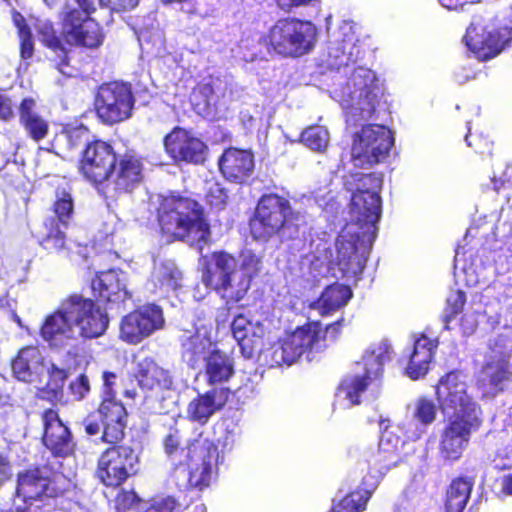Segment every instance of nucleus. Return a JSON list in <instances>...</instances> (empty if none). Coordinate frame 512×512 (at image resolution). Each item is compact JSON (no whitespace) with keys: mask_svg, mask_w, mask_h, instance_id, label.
<instances>
[{"mask_svg":"<svg viewBox=\"0 0 512 512\" xmlns=\"http://www.w3.org/2000/svg\"><path fill=\"white\" fill-rule=\"evenodd\" d=\"M78 8H66L63 12V34L67 42L88 48L102 44L104 35L99 24Z\"/></svg>","mask_w":512,"mask_h":512,"instance_id":"a211bd4d","label":"nucleus"},{"mask_svg":"<svg viewBox=\"0 0 512 512\" xmlns=\"http://www.w3.org/2000/svg\"><path fill=\"white\" fill-rule=\"evenodd\" d=\"M69 390L75 400L83 399L90 390L89 380L87 376L80 375L69 385Z\"/></svg>","mask_w":512,"mask_h":512,"instance_id":"bf43d9fd","label":"nucleus"},{"mask_svg":"<svg viewBox=\"0 0 512 512\" xmlns=\"http://www.w3.org/2000/svg\"><path fill=\"white\" fill-rule=\"evenodd\" d=\"M143 164L134 154L121 156L111 168L104 184L107 197L113 198L122 193H129L142 180Z\"/></svg>","mask_w":512,"mask_h":512,"instance_id":"412c9836","label":"nucleus"},{"mask_svg":"<svg viewBox=\"0 0 512 512\" xmlns=\"http://www.w3.org/2000/svg\"><path fill=\"white\" fill-rule=\"evenodd\" d=\"M158 221L163 231L195 247L200 252L210 238L209 225L202 207L181 196L163 197L158 208Z\"/></svg>","mask_w":512,"mask_h":512,"instance_id":"39448f33","label":"nucleus"},{"mask_svg":"<svg viewBox=\"0 0 512 512\" xmlns=\"http://www.w3.org/2000/svg\"><path fill=\"white\" fill-rule=\"evenodd\" d=\"M352 297L351 289L343 284L328 285L310 307L320 315H329L343 308Z\"/></svg>","mask_w":512,"mask_h":512,"instance_id":"c9c22d12","label":"nucleus"},{"mask_svg":"<svg viewBox=\"0 0 512 512\" xmlns=\"http://www.w3.org/2000/svg\"><path fill=\"white\" fill-rule=\"evenodd\" d=\"M226 190L217 182L209 183L206 199L210 206L221 209L227 200Z\"/></svg>","mask_w":512,"mask_h":512,"instance_id":"4d7b16f0","label":"nucleus"},{"mask_svg":"<svg viewBox=\"0 0 512 512\" xmlns=\"http://www.w3.org/2000/svg\"><path fill=\"white\" fill-rule=\"evenodd\" d=\"M466 302L465 293L461 290L451 291L446 300L445 322L448 324L452 318L458 315Z\"/></svg>","mask_w":512,"mask_h":512,"instance_id":"5fc2aeb1","label":"nucleus"},{"mask_svg":"<svg viewBox=\"0 0 512 512\" xmlns=\"http://www.w3.org/2000/svg\"><path fill=\"white\" fill-rule=\"evenodd\" d=\"M39 40L48 48L57 53L59 62L57 69L60 73L72 76V69L68 65L67 52L62 45L60 37L56 34L53 24L48 20H38L36 23Z\"/></svg>","mask_w":512,"mask_h":512,"instance_id":"4c0bfd02","label":"nucleus"},{"mask_svg":"<svg viewBox=\"0 0 512 512\" xmlns=\"http://www.w3.org/2000/svg\"><path fill=\"white\" fill-rule=\"evenodd\" d=\"M241 266L225 252L214 253L202 275L203 283L215 290L223 299L238 302L246 295L251 279L260 269L261 261L251 251L241 255Z\"/></svg>","mask_w":512,"mask_h":512,"instance_id":"20e7f679","label":"nucleus"},{"mask_svg":"<svg viewBox=\"0 0 512 512\" xmlns=\"http://www.w3.org/2000/svg\"><path fill=\"white\" fill-rule=\"evenodd\" d=\"M473 487V481L470 478H458L452 481L447 493L445 509L446 512H463Z\"/></svg>","mask_w":512,"mask_h":512,"instance_id":"79ce46f5","label":"nucleus"},{"mask_svg":"<svg viewBox=\"0 0 512 512\" xmlns=\"http://www.w3.org/2000/svg\"><path fill=\"white\" fill-rule=\"evenodd\" d=\"M218 82L219 80L211 81L201 88L202 94L206 97L207 106H216L217 104V100L221 94L220 88L217 85Z\"/></svg>","mask_w":512,"mask_h":512,"instance_id":"e2e57ef3","label":"nucleus"},{"mask_svg":"<svg viewBox=\"0 0 512 512\" xmlns=\"http://www.w3.org/2000/svg\"><path fill=\"white\" fill-rule=\"evenodd\" d=\"M339 327L340 322L336 321L327 324L324 331L321 323L310 322L274 343L265 357L269 358L271 366H290L301 357L312 361L317 353L326 348L327 337H336Z\"/></svg>","mask_w":512,"mask_h":512,"instance_id":"0eeeda50","label":"nucleus"},{"mask_svg":"<svg viewBox=\"0 0 512 512\" xmlns=\"http://www.w3.org/2000/svg\"><path fill=\"white\" fill-rule=\"evenodd\" d=\"M190 454L188 483L190 487L201 491L211 484L217 450L211 444L205 443L193 445Z\"/></svg>","mask_w":512,"mask_h":512,"instance_id":"393cba45","label":"nucleus"},{"mask_svg":"<svg viewBox=\"0 0 512 512\" xmlns=\"http://www.w3.org/2000/svg\"><path fill=\"white\" fill-rule=\"evenodd\" d=\"M222 434L218 437V444L222 447V451H231L236 444L240 429L238 425L231 421L226 420L221 424Z\"/></svg>","mask_w":512,"mask_h":512,"instance_id":"3c124183","label":"nucleus"},{"mask_svg":"<svg viewBox=\"0 0 512 512\" xmlns=\"http://www.w3.org/2000/svg\"><path fill=\"white\" fill-rule=\"evenodd\" d=\"M363 50L352 26L344 24L329 43L325 65L330 70L348 75L331 91V97L342 107L349 126H357L372 119L383 95L382 86L374 71L352 66L361 58Z\"/></svg>","mask_w":512,"mask_h":512,"instance_id":"f257e3e1","label":"nucleus"},{"mask_svg":"<svg viewBox=\"0 0 512 512\" xmlns=\"http://www.w3.org/2000/svg\"><path fill=\"white\" fill-rule=\"evenodd\" d=\"M252 328L253 323L249 321L245 316L238 315L234 318L231 324V330L233 337L240 346V349H242V343H244L247 334Z\"/></svg>","mask_w":512,"mask_h":512,"instance_id":"6e6d98bb","label":"nucleus"},{"mask_svg":"<svg viewBox=\"0 0 512 512\" xmlns=\"http://www.w3.org/2000/svg\"><path fill=\"white\" fill-rule=\"evenodd\" d=\"M20 53L23 59L32 57L34 46L32 41V34L29 29H20Z\"/></svg>","mask_w":512,"mask_h":512,"instance_id":"052dcab7","label":"nucleus"},{"mask_svg":"<svg viewBox=\"0 0 512 512\" xmlns=\"http://www.w3.org/2000/svg\"><path fill=\"white\" fill-rule=\"evenodd\" d=\"M126 409L114 399H104L94 414L83 421L88 435L94 436L102 431L101 439L106 443H116L124 436Z\"/></svg>","mask_w":512,"mask_h":512,"instance_id":"2eb2a0df","label":"nucleus"},{"mask_svg":"<svg viewBox=\"0 0 512 512\" xmlns=\"http://www.w3.org/2000/svg\"><path fill=\"white\" fill-rule=\"evenodd\" d=\"M254 155L249 150L229 148L219 159V168L223 176L235 183L246 182L254 171Z\"/></svg>","mask_w":512,"mask_h":512,"instance_id":"cd10ccee","label":"nucleus"},{"mask_svg":"<svg viewBox=\"0 0 512 512\" xmlns=\"http://www.w3.org/2000/svg\"><path fill=\"white\" fill-rule=\"evenodd\" d=\"M216 350L206 334L196 332L193 335L184 336L182 340V358L193 369L202 361H206L208 355Z\"/></svg>","mask_w":512,"mask_h":512,"instance_id":"e433bc0d","label":"nucleus"},{"mask_svg":"<svg viewBox=\"0 0 512 512\" xmlns=\"http://www.w3.org/2000/svg\"><path fill=\"white\" fill-rule=\"evenodd\" d=\"M512 382V365L501 357L489 361L482 371L483 395L494 397Z\"/></svg>","mask_w":512,"mask_h":512,"instance_id":"7c9ffc66","label":"nucleus"},{"mask_svg":"<svg viewBox=\"0 0 512 512\" xmlns=\"http://www.w3.org/2000/svg\"><path fill=\"white\" fill-rule=\"evenodd\" d=\"M108 325L107 313L93 300L71 295L45 318L40 334L51 348L76 355L77 344L81 339L102 336Z\"/></svg>","mask_w":512,"mask_h":512,"instance_id":"f03ea898","label":"nucleus"},{"mask_svg":"<svg viewBox=\"0 0 512 512\" xmlns=\"http://www.w3.org/2000/svg\"><path fill=\"white\" fill-rule=\"evenodd\" d=\"M382 177L376 175L374 173H361L356 172L351 174L345 180V187L352 194L361 193V194H371V192H375V194H379L382 187Z\"/></svg>","mask_w":512,"mask_h":512,"instance_id":"c03bdc74","label":"nucleus"},{"mask_svg":"<svg viewBox=\"0 0 512 512\" xmlns=\"http://www.w3.org/2000/svg\"><path fill=\"white\" fill-rule=\"evenodd\" d=\"M437 415V406L432 399L420 396L407 404L405 415L398 424V428L411 441L420 439L431 425Z\"/></svg>","mask_w":512,"mask_h":512,"instance_id":"4be33fe9","label":"nucleus"},{"mask_svg":"<svg viewBox=\"0 0 512 512\" xmlns=\"http://www.w3.org/2000/svg\"><path fill=\"white\" fill-rule=\"evenodd\" d=\"M230 395L227 387H215L206 393L199 394L192 399L187 407V417L200 425H205L209 419L220 411Z\"/></svg>","mask_w":512,"mask_h":512,"instance_id":"a878e982","label":"nucleus"},{"mask_svg":"<svg viewBox=\"0 0 512 512\" xmlns=\"http://www.w3.org/2000/svg\"><path fill=\"white\" fill-rule=\"evenodd\" d=\"M19 121L27 135L36 142L44 139L49 131V123L36 112V102L28 97L19 106Z\"/></svg>","mask_w":512,"mask_h":512,"instance_id":"72a5a7b5","label":"nucleus"},{"mask_svg":"<svg viewBox=\"0 0 512 512\" xmlns=\"http://www.w3.org/2000/svg\"><path fill=\"white\" fill-rule=\"evenodd\" d=\"M14 376L23 382L33 383L40 380L45 372L44 358L37 347L22 348L12 361Z\"/></svg>","mask_w":512,"mask_h":512,"instance_id":"2f4dec72","label":"nucleus"},{"mask_svg":"<svg viewBox=\"0 0 512 512\" xmlns=\"http://www.w3.org/2000/svg\"><path fill=\"white\" fill-rule=\"evenodd\" d=\"M264 334V326L259 323H253V328L247 334L244 343H242L241 352L245 358H252L260 350Z\"/></svg>","mask_w":512,"mask_h":512,"instance_id":"09e8293b","label":"nucleus"},{"mask_svg":"<svg viewBox=\"0 0 512 512\" xmlns=\"http://www.w3.org/2000/svg\"><path fill=\"white\" fill-rule=\"evenodd\" d=\"M329 140V132L324 126H310L301 133V142L313 151L323 152Z\"/></svg>","mask_w":512,"mask_h":512,"instance_id":"49530a36","label":"nucleus"},{"mask_svg":"<svg viewBox=\"0 0 512 512\" xmlns=\"http://www.w3.org/2000/svg\"><path fill=\"white\" fill-rule=\"evenodd\" d=\"M70 487L71 481L62 474L54 475L51 481L40 469L19 473L12 506L0 512H30L36 502L63 494Z\"/></svg>","mask_w":512,"mask_h":512,"instance_id":"1a4fd4ad","label":"nucleus"},{"mask_svg":"<svg viewBox=\"0 0 512 512\" xmlns=\"http://www.w3.org/2000/svg\"><path fill=\"white\" fill-rule=\"evenodd\" d=\"M182 272L176 263L168 259L154 260L147 289L159 296L175 292L182 285Z\"/></svg>","mask_w":512,"mask_h":512,"instance_id":"c85d7f7f","label":"nucleus"},{"mask_svg":"<svg viewBox=\"0 0 512 512\" xmlns=\"http://www.w3.org/2000/svg\"><path fill=\"white\" fill-rule=\"evenodd\" d=\"M68 369L69 367L65 365L59 366L54 362L45 366V370L49 376L47 387L56 399L62 396L63 385L68 377Z\"/></svg>","mask_w":512,"mask_h":512,"instance_id":"de8ad7c7","label":"nucleus"},{"mask_svg":"<svg viewBox=\"0 0 512 512\" xmlns=\"http://www.w3.org/2000/svg\"><path fill=\"white\" fill-rule=\"evenodd\" d=\"M91 286L94 294L107 302H124L131 297L125 286V275L117 270L97 273Z\"/></svg>","mask_w":512,"mask_h":512,"instance_id":"c756f323","label":"nucleus"},{"mask_svg":"<svg viewBox=\"0 0 512 512\" xmlns=\"http://www.w3.org/2000/svg\"><path fill=\"white\" fill-rule=\"evenodd\" d=\"M264 334V326L259 323H253V328L247 334L244 343H242L241 352L245 358H252L260 350Z\"/></svg>","mask_w":512,"mask_h":512,"instance_id":"8fccbe9b","label":"nucleus"},{"mask_svg":"<svg viewBox=\"0 0 512 512\" xmlns=\"http://www.w3.org/2000/svg\"><path fill=\"white\" fill-rule=\"evenodd\" d=\"M64 228L55 218H47L43 224L40 245L47 251L60 253L67 249Z\"/></svg>","mask_w":512,"mask_h":512,"instance_id":"37998d69","label":"nucleus"},{"mask_svg":"<svg viewBox=\"0 0 512 512\" xmlns=\"http://www.w3.org/2000/svg\"><path fill=\"white\" fill-rule=\"evenodd\" d=\"M367 378L364 376H347L340 383L336 395L335 406L349 409L360 404L361 395L367 388Z\"/></svg>","mask_w":512,"mask_h":512,"instance_id":"ea45409f","label":"nucleus"},{"mask_svg":"<svg viewBox=\"0 0 512 512\" xmlns=\"http://www.w3.org/2000/svg\"><path fill=\"white\" fill-rule=\"evenodd\" d=\"M436 347L437 343L425 335L415 339L406 367L408 377L417 380L428 372L429 364L433 357V351Z\"/></svg>","mask_w":512,"mask_h":512,"instance_id":"473e14b6","label":"nucleus"},{"mask_svg":"<svg viewBox=\"0 0 512 512\" xmlns=\"http://www.w3.org/2000/svg\"><path fill=\"white\" fill-rule=\"evenodd\" d=\"M115 162L116 156L112 147L98 140L86 145L80 170L88 180L105 184Z\"/></svg>","mask_w":512,"mask_h":512,"instance_id":"b1692460","label":"nucleus"},{"mask_svg":"<svg viewBox=\"0 0 512 512\" xmlns=\"http://www.w3.org/2000/svg\"><path fill=\"white\" fill-rule=\"evenodd\" d=\"M164 147L175 162L196 165L204 162L207 153V146L200 138L181 128H175L164 138Z\"/></svg>","mask_w":512,"mask_h":512,"instance_id":"5701e85b","label":"nucleus"},{"mask_svg":"<svg viewBox=\"0 0 512 512\" xmlns=\"http://www.w3.org/2000/svg\"><path fill=\"white\" fill-rule=\"evenodd\" d=\"M392 357L391 345L384 341L370 346L364 353L358 366H362L365 371L364 377L367 379L377 378L383 371L385 363Z\"/></svg>","mask_w":512,"mask_h":512,"instance_id":"a19ab883","label":"nucleus"},{"mask_svg":"<svg viewBox=\"0 0 512 512\" xmlns=\"http://www.w3.org/2000/svg\"><path fill=\"white\" fill-rule=\"evenodd\" d=\"M53 212L56 221L64 228H67L69 220L73 216L74 204L70 191L65 188L56 190V200L53 205Z\"/></svg>","mask_w":512,"mask_h":512,"instance_id":"a18cd8bd","label":"nucleus"},{"mask_svg":"<svg viewBox=\"0 0 512 512\" xmlns=\"http://www.w3.org/2000/svg\"><path fill=\"white\" fill-rule=\"evenodd\" d=\"M316 39V28L309 21L295 18L278 20L269 30L270 47L285 57H300L310 52Z\"/></svg>","mask_w":512,"mask_h":512,"instance_id":"9d476101","label":"nucleus"},{"mask_svg":"<svg viewBox=\"0 0 512 512\" xmlns=\"http://www.w3.org/2000/svg\"><path fill=\"white\" fill-rule=\"evenodd\" d=\"M138 463L139 456L132 447L113 446L101 454L96 475L104 485L117 487L136 474Z\"/></svg>","mask_w":512,"mask_h":512,"instance_id":"4468645a","label":"nucleus"},{"mask_svg":"<svg viewBox=\"0 0 512 512\" xmlns=\"http://www.w3.org/2000/svg\"><path fill=\"white\" fill-rule=\"evenodd\" d=\"M135 378L142 390L165 393L158 406L151 407L155 413L167 414L175 408L176 385L169 370L158 365L154 359L146 357L138 362Z\"/></svg>","mask_w":512,"mask_h":512,"instance_id":"ddd939ff","label":"nucleus"},{"mask_svg":"<svg viewBox=\"0 0 512 512\" xmlns=\"http://www.w3.org/2000/svg\"><path fill=\"white\" fill-rule=\"evenodd\" d=\"M12 476V466L9 459L0 453V487Z\"/></svg>","mask_w":512,"mask_h":512,"instance_id":"774afa93","label":"nucleus"},{"mask_svg":"<svg viewBox=\"0 0 512 512\" xmlns=\"http://www.w3.org/2000/svg\"><path fill=\"white\" fill-rule=\"evenodd\" d=\"M305 216L293 210L290 201L277 194L263 195L250 220L252 236L268 241L276 236L281 242L297 239Z\"/></svg>","mask_w":512,"mask_h":512,"instance_id":"423d86ee","label":"nucleus"},{"mask_svg":"<svg viewBox=\"0 0 512 512\" xmlns=\"http://www.w3.org/2000/svg\"><path fill=\"white\" fill-rule=\"evenodd\" d=\"M175 501L168 497L154 501L144 512H174Z\"/></svg>","mask_w":512,"mask_h":512,"instance_id":"69168bd1","label":"nucleus"},{"mask_svg":"<svg viewBox=\"0 0 512 512\" xmlns=\"http://www.w3.org/2000/svg\"><path fill=\"white\" fill-rule=\"evenodd\" d=\"M139 0H98L104 6H107L112 11H122L134 8Z\"/></svg>","mask_w":512,"mask_h":512,"instance_id":"0e129e2a","label":"nucleus"},{"mask_svg":"<svg viewBox=\"0 0 512 512\" xmlns=\"http://www.w3.org/2000/svg\"><path fill=\"white\" fill-rule=\"evenodd\" d=\"M394 144L392 132L383 125L369 124L353 137L351 157L354 166L369 168L384 161Z\"/></svg>","mask_w":512,"mask_h":512,"instance_id":"9b49d317","label":"nucleus"},{"mask_svg":"<svg viewBox=\"0 0 512 512\" xmlns=\"http://www.w3.org/2000/svg\"><path fill=\"white\" fill-rule=\"evenodd\" d=\"M16 102L3 90H0V119L9 121L15 117Z\"/></svg>","mask_w":512,"mask_h":512,"instance_id":"13d9d810","label":"nucleus"},{"mask_svg":"<svg viewBox=\"0 0 512 512\" xmlns=\"http://www.w3.org/2000/svg\"><path fill=\"white\" fill-rule=\"evenodd\" d=\"M165 324L160 306L148 304L124 316L120 323V338L129 344H139Z\"/></svg>","mask_w":512,"mask_h":512,"instance_id":"f3484780","label":"nucleus"},{"mask_svg":"<svg viewBox=\"0 0 512 512\" xmlns=\"http://www.w3.org/2000/svg\"><path fill=\"white\" fill-rule=\"evenodd\" d=\"M468 125V134L465 136V142L467 146L473 147L477 152L484 154L486 151H490V143L487 139L481 137V136H474L471 133V129Z\"/></svg>","mask_w":512,"mask_h":512,"instance_id":"680f3d73","label":"nucleus"},{"mask_svg":"<svg viewBox=\"0 0 512 512\" xmlns=\"http://www.w3.org/2000/svg\"><path fill=\"white\" fill-rule=\"evenodd\" d=\"M481 425L480 418L462 419L450 417L439 444V452L445 460H457L466 449L472 432Z\"/></svg>","mask_w":512,"mask_h":512,"instance_id":"aec40b11","label":"nucleus"},{"mask_svg":"<svg viewBox=\"0 0 512 512\" xmlns=\"http://www.w3.org/2000/svg\"><path fill=\"white\" fill-rule=\"evenodd\" d=\"M84 136H86V132L80 129L73 130L64 135L70 149H75L85 144L86 141L83 140Z\"/></svg>","mask_w":512,"mask_h":512,"instance_id":"338daca9","label":"nucleus"},{"mask_svg":"<svg viewBox=\"0 0 512 512\" xmlns=\"http://www.w3.org/2000/svg\"><path fill=\"white\" fill-rule=\"evenodd\" d=\"M403 445L404 441L400 436L393 430L386 428L381 434L377 453L373 454L368 460L370 477L374 479V482L370 484L372 489H366L364 493H350L333 506L332 512L364 511L372 490L378 484L379 479L400 461Z\"/></svg>","mask_w":512,"mask_h":512,"instance_id":"6e6552de","label":"nucleus"},{"mask_svg":"<svg viewBox=\"0 0 512 512\" xmlns=\"http://www.w3.org/2000/svg\"><path fill=\"white\" fill-rule=\"evenodd\" d=\"M382 201L379 194L354 193L350 202V220L339 234L337 263L343 275L362 273L372 244L376 239L377 223L381 217Z\"/></svg>","mask_w":512,"mask_h":512,"instance_id":"7ed1b4c3","label":"nucleus"},{"mask_svg":"<svg viewBox=\"0 0 512 512\" xmlns=\"http://www.w3.org/2000/svg\"><path fill=\"white\" fill-rule=\"evenodd\" d=\"M234 374L232 359L219 350L212 351L206 360L205 375L210 385L225 384Z\"/></svg>","mask_w":512,"mask_h":512,"instance_id":"58836bf2","label":"nucleus"},{"mask_svg":"<svg viewBox=\"0 0 512 512\" xmlns=\"http://www.w3.org/2000/svg\"><path fill=\"white\" fill-rule=\"evenodd\" d=\"M311 194L315 203L323 210H337L336 193L328 185L315 189Z\"/></svg>","mask_w":512,"mask_h":512,"instance_id":"603ef678","label":"nucleus"},{"mask_svg":"<svg viewBox=\"0 0 512 512\" xmlns=\"http://www.w3.org/2000/svg\"><path fill=\"white\" fill-rule=\"evenodd\" d=\"M141 499L134 491H121L116 496L117 512H139Z\"/></svg>","mask_w":512,"mask_h":512,"instance_id":"864d4df0","label":"nucleus"},{"mask_svg":"<svg viewBox=\"0 0 512 512\" xmlns=\"http://www.w3.org/2000/svg\"><path fill=\"white\" fill-rule=\"evenodd\" d=\"M438 400L445 413L462 419L480 418L481 409L467 391L464 376L452 371L443 376L436 389Z\"/></svg>","mask_w":512,"mask_h":512,"instance_id":"f8f14e48","label":"nucleus"},{"mask_svg":"<svg viewBox=\"0 0 512 512\" xmlns=\"http://www.w3.org/2000/svg\"><path fill=\"white\" fill-rule=\"evenodd\" d=\"M134 98L124 83H107L99 87L95 100L98 117L106 124H114L130 117Z\"/></svg>","mask_w":512,"mask_h":512,"instance_id":"dca6fc26","label":"nucleus"},{"mask_svg":"<svg viewBox=\"0 0 512 512\" xmlns=\"http://www.w3.org/2000/svg\"><path fill=\"white\" fill-rule=\"evenodd\" d=\"M44 445L56 456H68L74 450L69 429L62 423L57 412L47 410L43 415Z\"/></svg>","mask_w":512,"mask_h":512,"instance_id":"bb28decb","label":"nucleus"},{"mask_svg":"<svg viewBox=\"0 0 512 512\" xmlns=\"http://www.w3.org/2000/svg\"><path fill=\"white\" fill-rule=\"evenodd\" d=\"M465 44L474 56L486 61L497 56L512 40V28L503 27L498 31H486L475 22L467 28Z\"/></svg>","mask_w":512,"mask_h":512,"instance_id":"6ab92c4d","label":"nucleus"},{"mask_svg":"<svg viewBox=\"0 0 512 512\" xmlns=\"http://www.w3.org/2000/svg\"><path fill=\"white\" fill-rule=\"evenodd\" d=\"M330 254L328 253V247L326 243H320L317 246V251L307 256L306 260L309 262V270L311 276L319 281V278L326 277L329 272L335 278H345L347 280H356L361 273H357L354 276L343 275L340 267L337 263V256L328 261Z\"/></svg>","mask_w":512,"mask_h":512,"instance_id":"f704fd0d","label":"nucleus"}]
</instances>
